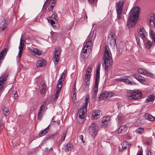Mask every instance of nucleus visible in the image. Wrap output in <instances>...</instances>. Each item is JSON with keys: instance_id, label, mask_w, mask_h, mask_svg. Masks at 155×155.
I'll use <instances>...</instances> for the list:
<instances>
[{"instance_id": "nucleus-12", "label": "nucleus", "mask_w": 155, "mask_h": 155, "mask_svg": "<svg viewBox=\"0 0 155 155\" xmlns=\"http://www.w3.org/2000/svg\"><path fill=\"white\" fill-rule=\"evenodd\" d=\"M92 45V42L91 41L87 40L85 46L82 48V52L84 53H85L87 52H90L91 50Z\"/></svg>"}, {"instance_id": "nucleus-47", "label": "nucleus", "mask_w": 155, "mask_h": 155, "mask_svg": "<svg viewBox=\"0 0 155 155\" xmlns=\"http://www.w3.org/2000/svg\"><path fill=\"white\" fill-rule=\"evenodd\" d=\"M143 71H144V70L142 68H140L138 71V73L140 74H143Z\"/></svg>"}, {"instance_id": "nucleus-49", "label": "nucleus", "mask_w": 155, "mask_h": 155, "mask_svg": "<svg viewBox=\"0 0 155 155\" xmlns=\"http://www.w3.org/2000/svg\"><path fill=\"white\" fill-rule=\"evenodd\" d=\"M13 97L15 99H17L18 97V95L16 91H15L14 93Z\"/></svg>"}, {"instance_id": "nucleus-4", "label": "nucleus", "mask_w": 155, "mask_h": 155, "mask_svg": "<svg viewBox=\"0 0 155 155\" xmlns=\"http://www.w3.org/2000/svg\"><path fill=\"white\" fill-rule=\"evenodd\" d=\"M127 95L128 98L130 100L139 99L141 97V93L136 91L127 90Z\"/></svg>"}, {"instance_id": "nucleus-33", "label": "nucleus", "mask_w": 155, "mask_h": 155, "mask_svg": "<svg viewBox=\"0 0 155 155\" xmlns=\"http://www.w3.org/2000/svg\"><path fill=\"white\" fill-rule=\"evenodd\" d=\"M41 89L40 91L41 94H44L46 88V86L44 82H43L41 84Z\"/></svg>"}, {"instance_id": "nucleus-17", "label": "nucleus", "mask_w": 155, "mask_h": 155, "mask_svg": "<svg viewBox=\"0 0 155 155\" xmlns=\"http://www.w3.org/2000/svg\"><path fill=\"white\" fill-rule=\"evenodd\" d=\"M138 31L139 36L143 40L146 39V37L147 35V33L143 28H140Z\"/></svg>"}, {"instance_id": "nucleus-52", "label": "nucleus", "mask_w": 155, "mask_h": 155, "mask_svg": "<svg viewBox=\"0 0 155 155\" xmlns=\"http://www.w3.org/2000/svg\"><path fill=\"white\" fill-rule=\"evenodd\" d=\"M79 137L80 139H81V140H82L83 142L84 143V141L83 140V136L82 135H80L79 136Z\"/></svg>"}, {"instance_id": "nucleus-50", "label": "nucleus", "mask_w": 155, "mask_h": 155, "mask_svg": "<svg viewBox=\"0 0 155 155\" xmlns=\"http://www.w3.org/2000/svg\"><path fill=\"white\" fill-rule=\"evenodd\" d=\"M46 8L45 9V8L43 7V10L42 11V15H44L45 14L46 12Z\"/></svg>"}, {"instance_id": "nucleus-44", "label": "nucleus", "mask_w": 155, "mask_h": 155, "mask_svg": "<svg viewBox=\"0 0 155 155\" xmlns=\"http://www.w3.org/2000/svg\"><path fill=\"white\" fill-rule=\"evenodd\" d=\"M73 145L71 143H68L67 145V148L68 150H71L73 149Z\"/></svg>"}, {"instance_id": "nucleus-41", "label": "nucleus", "mask_w": 155, "mask_h": 155, "mask_svg": "<svg viewBox=\"0 0 155 155\" xmlns=\"http://www.w3.org/2000/svg\"><path fill=\"white\" fill-rule=\"evenodd\" d=\"M3 114L6 116H8L9 113L8 108L5 107L3 108Z\"/></svg>"}, {"instance_id": "nucleus-11", "label": "nucleus", "mask_w": 155, "mask_h": 155, "mask_svg": "<svg viewBox=\"0 0 155 155\" xmlns=\"http://www.w3.org/2000/svg\"><path fill=\"white\" fill-rule=\"evenodd\" d=\"M116 37L113 34H111L108 35L107 41L112 46H114L116 45Z\"/></svg>"}, {"instance_id": "nucleus-9", "label": "nucleus", "mask_w": 155, "mask_h": 155, "mask_svg": "<svg viewBox=\"0 0 155 155\" xmlns=\"http://www.w3.org/2000/svg\"><path fill=\"white\" fill-rule=\"evenodd\" d=\"M8 74L5 73L0 77V91L4 89L5 85L6 84Z\"/></svg>"}, {"instance_id": "nucleus-48", "label": "nucleus", "mask_w": 155, "mask_h": 155, "mask_svg": "<svg viewBox=\"0 0 155 155\" xmlns=\"http://www.w3.org/2000/svg\"><path fill=\"white\" fill-rule=\"evenodd\" d=\"M4 126L2 123H0V132L2 131V130L4 128Z\"/></svg>"}, {"instance_id": "nucleus-18", "label": "nucleus", "mask_w": 155, "mask_h": 155, "mask_svg": "<svg viewBox=\"0 0 155 155\" xmlns=\"http://www.w3.org/2000/svg\"><path fill=\"white\" fill-rule=\"evenodd\" d=\"M65 76V74L64 73H62V74L60 78L58 81V82L57 84V89L59 90H61V87L62 86L63 82L64 80V78Z\"/></svg>"}, {"instance_id": "nucleus-25", "label": "nucleus", "mask_w": 155, "mask_h": 155, "mask_svg": "<svg viewBox=\"0 0 155 155\" xmlns=\"http://www.w3.org/2000/svg\"><path fill=\"white\" fill-rule=\"evenodd\" d=\"M56 15L54 14H53L52 15L49 17V20L48 21L53 26H54L53 25L54 24L55 22V21L54 20H56Z\"/></svg>"}, {"instance_id": "nucleus-1", "label": "nucleus", "mask_w": 155, "mask_h": 155, "mask_svg": "<svg viewBox=\"0 0 155 155\" xmlns=\"http://www.w3.org/2000/svg\"><path fill=\"white\" fill-rule=\"evenodd\" d=\"M140 13V8L138 7H134L130 11L127 24L130 27L135 25L137 20Z\"/></svg>"}, {"instance_id": "nucleus-58", "label": "nucleus", "mask_w": 155, "mask_h": 155, "mask_svg": "<svg viewBox=\"0 0 155 155\" xmlns=\"http://www.w3.org/2000/svg\"><path fill=\"white\" fill-rule=\"evenodd\" d=\"M81 2H83L84 0H80Z\"/></svg>"}, {"instance_id": "nucleus-31", "label": "nucleus", "mask_w": 155, "mask_h": 155, "mask_svg": "<svg viewBox=\"0 0 155 155\" xmlns=\"http://www.w3.org/2000/svg\"><path fill=\"white\" fill-rule=\"evenodd\" d=\"M144 117L145 119L150 121H153L155 119L153 117L148 113L145 114L144 115Z\"/></svg>"}, {"instance_id": "nucleus-46", "label": "nucleus", "mask_w": 155, "mask_h": 155, "mask_svg": "<svg viewBox=\"0 0 155 155\" xmlns=\"http://www.w3.org/2000/svg\"><path fill=\"white\" fill-rule=\"evenodd\" d=\"M117 119L118 121L119 120H122L123 119V117L122 115L121 114H119L118 115L117 117Z\"/></svg>"}, {"instance_id": "nucleus-55", "label": "nucleus", "mask_w": 155, "mask_h": 155, "mask_svg": "<svg viewBox=\"0 0 155 155\" xmlns=\"http://www.w3.org/2000/svg\"><path fill=\"white\" fill-rule=\"evenodd\" d=\"M56 135V134H54L52 135V136L50 137V138H51V137H52V138H53V137H55Z\"/></svg>"}, {"instance_id": "nucleus-8", "label": "nucleus", "mask_w": 155, "mask_h": 155, "mask_svg": "<svg viewBox=\"0 0 155 155\" xmlns=\"http://www.w3.org/2000/svg\"><path fill=\"white\" fill-rule=\"evenodd\" d=\"M61 50L59 47H57L55 49L54 54L53 57V61L55 64H57L59 61L60 56Z\"/></svg>"}, {"instance_id": "nucleus-24", "label": "nucleus", "mask_w": 155, "mask_h": 155, "mask_svg": "<svg viewBox=\"0 0 155 155\" xmlns=\"http://www.w3.org/2000/svg\"><path fill=\"white\" fill-rule=\"evenodd\" d=\"M127 127L126 125L121 126L118 130V134H124L126 132Z\"/></svg>"}, {"instance_id": "nucleus-23", "label": "nucleus", "mask_w": 155, "mask_h": 155, "mask_svg": "<svg viewBox=\"0 0 155 155\" xmlns=\"http://www.w3.org/2000/svg\"><path fill=\"white\" fill-rule=\"evenodd\" d=\"M23 47L24 45L22 43V40L21 39L20 45L19 46V51L18 52V54L17 56L18 58H20L21 57L22 54V51Z\"/></svg>"}, {"instance_id": "nucleus-53", "label": "nucleus", "mask_w": 155, "mask_h": 155, "mask_svg": "<svg viewBox=\"0 0 155 155\" xmlns=\"http://www.w3.org/2000/svg\"><path fill=\"white\" fill-rule=\"evenodd\" d=\"M138 155H143V152L142 151L140 150L138 153Z\"/></svg>"}, {"instance_id": "nucleus-15", "label": "nucleus", "mask_w": 155, "mask_h": 155, "mask_svg": "<svg viewBox=\"0 0 155 155\" xmlns=\"http://www.w3.org/2000/svg\"><path fill=\"white\" fill-rule=\"evenodd\" d=\"M100 65H98L96 68L95 81V82L94 86L98 87V84L100 79Z\"/></svg>"}, {"instance_id": "nucleus-27", "label": "nucleus", "mask_w": 155, "mask_h": 155, "mask_svg": "<svg viewBox=\"0 0 155 155\" xmlns=\"http://www.w3.org/2000/svg\"><path fill=\"white\" fill-rule=\"evenodd\" d=\"M120 81L126 83V84H130L131 85H135V83L134 82L129 81L127 78H120Z\"/></svg>"}, {"instance_id": "nucleus-57", "label": "nucleus", "mask_w": 155, "mask_h": 155, "mask_svg": "<svg viewBox=\"0 0 155 155\" xmlns=\"http://www.w3.org/2000/svg\"><path fill=\"white\" fill-rule=\"evenodd\" d=\"M152 39L153 40V41L155 42V38L154 37L153 38H152Z\"/></svg>"}, {"instance_id": "nucleus-56", "label": "nucleus", "mask_w": 155, "mask_h": 155, "mask_svg": "<svg viewBox=\"0 0 155 155\" xmlns=\"http://www.w3.org/2000/svg\"><path fill=\"white\" fill-rule=\"evenodd\" d=\"M151 153L150 152L148 151L147 153V155H151Z\"/></svg>"}, {"instance_id": "nucleus-26", "label": "nucleus", "mask_w": 155, "mask_h": 155, "mask_svg": "<svg viewBox=\"0 0 155 155\" xmlns=\"http://www.w3.org/2000/svg\"><path fill=\"white\" fill-rule=\"evenodd\" d=\"M30 50L32 52V54L34 55H37L38 56H39L41 54V51L36 48H32L30 49Z\"/></svg>"}, {"instance_id": "nucleus-22", "label": "nucleus", "mask_w": 155, "mask_h": 155, "mask_svg": "<svg viewBox=\"0 0 155 155\" xmlns=\"http://www.w3.org/2000/svg\"><path fill=\"white\" fill-rule=\"evenodd\" d=\"M46 2H48L50 6L48 8V11L49 12H52L53 9L55 5V2L53 0H46Z\"/></svg>"}, {"instance_id": "nucleus-3", "label": "nucleus", "mask_w": 155, "mask_h": 155, "mask_svg": "<svg viewBox=\"0 0 155 155\" xmlns=\"http://www.w3.org/2000/svg\"><path fill=\"white\" fill-rule=\"evenodd\" d=\"M87 103H84L82 107L78 111L77 114V120L80 123H82L85 120L87 113Z\"/></svg>"}, {"instance_id": "nucleus-42", "label": "nucleus", "mask_w": 155, "mask_h": 155, "mask_svg": "<svg viewBox=\"0 0 155 155\" xmlns=\"http://www.w3.org/2000/svg\"><path fill=\"white\" fill-rule=\"evenodd\" d=\"M144 129L142 127L138 128L135 131V132L137 133L141 134L143 132Z\"/></svg>"}, {"instance_id": "nucleus-16", "label": "nucleus", "mask_w": 155, "mask_h": 155, "mask_svg": "<svg viewBox=\"0 0 155 155\" xmlns=\"http://www.w3.org/2000/svg\"><path fill=\"white\" fill-rule=\"evenodd\" d=\"M147 21L151 26H155V18L153 14L149 15L147 17Z\"/></svg>"}, {"instance_id": "nucleus-59", "label": "nucleus", "mask_w": 155, "mask_h": 155, "mask_svg": "<svg viewBox=\"0 0 155 155\" xmlns=\"http://www.w3.org/2000/svg\"><path fill=\"white\" fill-rule=\"evenodd\" d=\"M98 155H100V154H98Z\"/></svg>"}, {"instance_id": "nucleus-19", "label": "nucleus", "mask_w": 155, "mask_h": 155, "mask_svg": "<svg viewBox=\"0 0 155 155\" xmlns=\"http://www.w3.org/2000/svg\"><path fill=\"white\" fill-rule=\"evenodd\" d=\"M101 115V111L98 110L93 112L92 118L93 119H96L100 118Z\"/></svg>"}, {"instance_id": "nucleus-5", "label": "nucleus", "mask_w": 155, "mask_h": 155, "mask_svg": "<svg viewBox=\"0 0 155 155\" xmlns=\"http://www.w3.org/2000/svg\"><path fill=\"white\" fill-rule=\"evenodd\" d=\"M114 95V93L110 92L103 91L100 94L98 98V101L103 99L108 100Z\"/></svg>"}, {"instance_id": "nucleus-30", "label": "nucleus", "mask_w": 155, "mask_h": 155, "mask_svg": "<svg viewBox=\"0 0 155 155\" xmlns=\"http://www.w3.org/2000/svg\"><path fill=\"white\" fill-rule=\"evenodd\" d=\"M95 34L93 32H91L88 36L87 40L91 41L92 42V41L95 39Z\"/></svg>"}, {"instance_id": "nucleus-37", "label": "nucleus", "mask_w": 155, "mask_h": 155, "mask_svg": "<svg viewBox=\"0 0 155 155\" xmlns=\"http://www.w3.org/2000/svg\"><path fill=\"white\" fill-rule=\"evenodd\" d=\"M147 76H150V77H153L154 75L153 74L150 73L149 71L144 70V71L143 73V74Z\"/></svg>"}, {"instance_id": "nucleus-7", "label": "nucleus", "mask_w": 155, "mask_h": 155, "mask_svg": "<svg viewBox=\"0 0 155 155\" xmlns=\"http://www.w3.org/2000/svg\"><path fill=\"white\" fill-rule=\"evenodd\" d=\"M98 130V127L96 124L95 123H92L89 127V131L90 134L94 137L97 134Z\"/></svg>"}, {"instance_id": "nucleus-38", "label": "nucleus", "mask_w": 155, "mask_h": 155, "mask_svg": "<svg viewBox=\"0 0 155 155\" xmlns=\"http://www.w3.org/2000/svg\"><path fill=\"white\" fill-rule=\"evenodd\" d=\"M134 77L138 81L140 82H142L143 80L142 79V77L138 74H134Z\"/></svg>"}, {"instance_id": "nucleus-2", "label": "nucleus", "mask_w": 155, "mask_h": 155, "mask_svg": "<svg viewBox=\"0 0 155 155\" xmlns=\"http://www.w3.org/2000/svg\"><path fill=\"white\" fill-rule=\"evenodd\" d=\"M104 58V64L106 71L111 67L112 64V56L109 48L106 46L105 48V52Z\"/></svg>"}, {"instance_id": "nucleus-34", "label": "nucleus", "mask_w": 155, "mask_h": 155, "mask_svg": "<svg viewBox=\"0 0 155 155\" xmlns=\"http://www.w3.org/2000/svg\"><path fill=\"white\" fill-rule=\"evenodd\" d=\"M48 127L49 126L47 127L44 130L41 132L39 134V135L40 137H41L44 136L48 132L49 130Z\"/></svg>"}, {"instance_id": "nucleus-20", "label": "nucleus", "mask_w": 155, "mask_h": 155, "mask_svg": "<svg viewBox=\"0 0 155 155\" xmlns=\"http://www.w3.org/2000/svg\"><path fill=\"white\" fill-rule=\"evenodd\" d=\"M127 48L125 46V44L124 42H121L119 44V47L118 50V52L120 53L123 52H125Z\"/></svg>"}, {"instance_id": "nucleus-51", "label": "nucleus", "mask_w": 155, "mask_h": 155, "mask_svg": "<svg viewBox=\"0 0 155 155\" xmlns=\"http://www.w3.org/2000/svg\"><path fill=\"white\" fill-rule=\"evenodd\" d=\"M89 98V97H88L87 96L85 100V102L84 103H87V105L88 103V99Z\"/></svg>"}, {"instance_id": "nucleus-13", "label": "nucleus", "mask_w": 155, "mask_h": 155, "mask_svg": "<svg viewBox=\"0 0 155 155\" xmlns=\"http://www.w3.org/2000/svg\"><path fill=\"white\" fill-rule=\"evenodd\" d=\"M46 103L44 102L40 107L38 114V118L39 120H41L43 116L45 110Z\"/></svg>"}, {"instance_id": "nucleus-54", "label": "nucleus", "mask_w": 155, "mask_h": 155, "mask_svg": "<svg viewBox=\"0 0 155 155\" xmlns=\"http://www.w3.org/2000/svg\"><path fill=\"white\" fill-rule=\"evenodd\" d=\"M89 1V2L90 3H92L94 2V1L97 2V0H88Z\"/></svg>"}, {"instance_id": "nucleus-43", "label": "nucleus", "mask_w": 155, "mask_h": 155, "mask_svg": "<svg viewBox=\"0 0 155 155\" xmlns=\"http://www.w3.org/2000/svg\"><path fill=\"white\" fill-rule=\"evenodd\" d=\"M67 130H65L64 131L63 133V135L61 137V141L62 142H63L65 138L66 135L67 134Z\"/></svg>"}, {"instance_id": "nucleus-28", "label": "nucleus", "mask_w": 155, "mask_h": 155, "mask_svg": "<svg viewBox=\"0 0 155 155\" xmlns=\"http://www.w3.org/2000/svg\"><path fill=\"white\" fill-rule=\"evenodd\" d=\"M0 25H2L1 28L2 30L3 31L5 30L6 28V21L4 19V18L2 17L0 20Z\"/></svg>"}, {"instance_id": "nucleus-36", "label": "nucleus", "mask_w": 155, "mask_h": 155, "mask_svg": "<svg viewBox=\"0 0 155 155\" xmlns=\"http://www.w3.org/2000/svg\"><path fill=\"white\" fill-rule=\"evenodd\" d=\"M98 88V87L94 86L92 95V97L93 98L95 99L96 97L97 93Z\"/></svg>"}, {"instance_id": "nucleus-29", "label": "nucleus", "mask_w": 155, "mask_h": 155, "mask_svg": "<svg viewBox=\"0 0 155 155\" xmlns=\"http://www.w3.org/2000/svg\"><path fill=\"white\" fill-rule=\"evenodd\" d=\"M45 64V61L43 59H40L39 60L37 63V67L41 68Z\"/></svg>"}, {"instance_id": "nucleus-39", "label": "nucleus", "mask_w": 155, "mask_h": 155, "mask_svg": "<svg viewBox=\"0 0 155 155\" xmlns=\"http://www.w3.org/2000/svg\"><path fill=\"white\" fill-rule=\"evenodd\" d=\"M154 97L153 95H150L146 98L145 100L146 103H148L150 101H154Z\"/></svg>"}, {"instance_id": "nucleus-6", "label": "nucleus", "mask_w": 155, "mask_h": 155, "mask_svg": "<svg viewBox=\"0 0 155 155\" xmlns=\"http://www.w3.org/2000/svg\"><path fill=\"white\" fill-rule=\"evenodd\" d=\"M124 2L120 1L118 2L116 5V10L117 11V18L118 19L122 18V8L123 6Z\"/></svg>"}, {"instance_id": "nucleus-14", "label": "nucleus", "mask_w": 155, "mask_h": 155, "mask_svg": "<svg viewBox=\"0 0 155 155\" xmlns=\"http://www.w3.org/2000/svg\"><path fill=\"white\" fill-rule=\"evenodd\" d=\"M110 118L109 116H106L101 119V125L102 127H105L109 125Z\"/></svg>"}, {"instance_id": "nucleus-40", "label": "nucleus", "mask_w": 155, "mask_h": 155, "mask_svg": "<svg viewBox=\"0 0 155 155\" xmlns=\"http://www.w3.org/2000/svg\"><path fill=\"white\" fill-rule=\"evenodd\" d=\"M61 90H59L57 89L56 92L55 94L54 97V101L55 102L58 99V96L60 93Z\"/></svg>"}, {"instance_id": "nucleus-35", "label": "nucleus", "mask_w": 155, "mask_h": 155, "mask_svg": "<svg viewBox=\"0 0 155 155\" xmlns=\"http://www.w3.org/2000/svg\"><path fill=\"white\" fill-rule=\"evenodd\" d=\"M122 148L121 149V151H124L125 149H126L127 147H128L129 145L127 142L126 141H123L122 143Z\"/></svg>"}, {"instance_id": "nucleus-32", "label": "nucleus", "mask_w": 155, "mask_h": 155, "mask_svg": "<svg viewBox=\"0 0 155 155\" xmlns=\"http://www.w3.org/2000/svg\"><path fill=\"white\" fill-rule=\"evenodd\" d=\"M143 42L145 43L146 47L148 49H149L152 45L151 42L148 40L144 39L143 40Z\"/></svg>"}, {"instance_id": "nucleus-45", "label": "nucleus", "mask_w": 155, "mask_h": 155, "mask_svg": "<svg viewBox=\"0 0 155 155\" xmlns=\"http://www.w3.org/2000/svg\"><path fill=\"white\" fill-rule=\"evenodd\" d=\"M150 34L152 38H153L155 37V34L153 31L152 30H150Z\"/></svg>"}, {"instance_id": "nucleus-10", "label": "nucleus", "mask_w": 155, "mask_h": 155, "mask_svg": "<svg viewBox=\"0 0 155 155\" xmlns=\"http://www.w3.org/2000/svg\"><path fill=\"white\" fill-rule=\"evenodd\" d=\"M91 72V69L90 68H88L86 73L84 81L85 82V86L86 87H87L90 84V74Z\"/></svg>"}, {"instance_id": "nucleus-21", "label": "nucleus", "mask_w": 155, "mask_h": 155, "mask_svg": "<svg viewBox=\"0 0 155 155\" xmlns=\"http://www.w3.org/2000/svg\"><path fill=\"white\" fill-rule=\"evenodd\" d=\"M76 91V83H74V85L73 86L72 90V94L71 95V98L73 103H75L76 101V95L75 94Z\"/></svg>"}]
</instances>
